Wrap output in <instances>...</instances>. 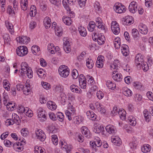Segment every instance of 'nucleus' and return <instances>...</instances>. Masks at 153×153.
Here are the masks:
<instances>
[{"label": "nucleus", "mask_w": 153, "mask_h": 153, "mask_svg": "<svg viewBox=\"0 0 153 153\" xmlns=\"http://www.w3.org/2000/svg\"><path fill=\"white\" fill-rule=\"evenodd\" d=\"M58 71L60 76L64 78L67 77L69 74V69L65 65L60 66L59 68Z\"/></svg>", "instance_id": "1"}, {"label": "nucleus", "mask_w": 153, "mask_h": 153, "mask_svg": "<svg viewBox=\"0 0 153 153\" xmlns=\"http://www.w3.org/2000/svg\"><path fill=\"white\" fill-rule=\"evenodd\" d=\"M27 48L25 46H20L16 50L17 54L19 56H23L27 53Z\"/></svg>", "instance_id": "2"}, {"label": "nucleus", "mask_w": 153, "mask_h": 153, "mask_svg": "<svg viewBox=\"0 0 153 153\" xmlns=\"http://www.w3.org/2000/svg\"><path fill=\"white\" fill-rule=\"evenodd\" d=\"M114 9L116 12L119 13H124L126 11L125 7L120 3L116 4Z\"/></svg>", "instance_id": "3"}, {"label": "nucleus", "mask_w": 153, "mask_h": 153, "mask_svg": "<svg viewBox=\"0 0 153 153\" xmlns=\"http://www.w3.org/2000/svg\"><path fill=\"white\" fill-rule=\"evenodd\" d=\"M79 85L82 89H85L86 87V82L85 78L82 74L79 75Z\"/></svg>", "instance_id": "4"}, {"label": "nucleus", "mask_w": 153, "mask_h": 153, "mask_svg": "<svg viewBox=\"0 0 153 153\" xmlns=\"http://www.w3.org/2000/svg\"><path fill=\"white\" fill-rule=\"evenodd\" d=\"M36 134L37 138L41 141H44L46 138L45 134L41 129L38 130L36 131Z\"/></svg>", "instance_id": "5"}, {"label": "nucleus", "mask_w": 153, "mask_h": 153, "mask_svg": "<svg viewBox=\"0 0 153 153\" xmlns=\"http://www.w3.org/2000/svg\"><path fill=\"white\" fill-rule=\"evenodd\" d=\"M38 117L41 121L43 122L46 119L45 112L42 108H39L37 111Z\"/></svg>", "instance_id": "6"}, {"label": "nucleus", "mask_w": 153, "mask_h": 153, "mask_svg": "<svg viewBox=\"0 0 153 153\" xmlns=\"http://www.w3.org/2000/svg\"><path fill=\"white\" fill-rule=\"evenodd\" d=\"M143 58V56L140 54L138 53L137 55L135 57V62L137 66H140V65L144 62Z\"/></svg>", "instance_id": "7"}, {"label": "nucleus", "mask_w": 153, "mask_h": 153, "mask_svg": "<svg viewBox=\"0 0 153 153\" xmlns=\"http://www.w3.org/2000/svg\"><path fill=\"white\" fill-rule=\"evenodd\" d=\"M17 41L21 44H27L30 42V38L26 36H22L16 39Z\"/></svg>", "instance_id": "8"}, {"label": "nucleus", "mask_w": 153, "mask_h": 153, "mask_svg": "<svg viewBox=\"0 0 153 153\" xmlns=\"http://www.w3.org/2000/svg\"><path fill=\"white\" fill-rule=\"evenodd\" d=\"M123 24L124 25H129L133 22V18L131 16H127L123 19Z\"/></svg>", "instance_id": "9"}, {"label": "nucleus", "mask_w": 153, "mask_h": 153, "mask_svg": "<svg viewBox=\"0 0 153 153\" xmlns=\"http://www.w3.org/2000/svg\"><path fill=\"white\" fill-rule=\"evenodd\" d=\"M129 9L130 12L133 13L137 11V4L136 2L133 1L131 3L129 6Z\"/></svg>", "instance_id": "10"}, {"label": "nucleus", "mask_w": 153, "mask_h": 153, "mask_svg": "<svg viewBox=\"0 0 153 153\" xmlns=\"http://www.w3.org/2000/svg\"><path fill=\"white\" fill-rule=\"evenodd\" d=\"M112 142L115 145L119 146L121 143V139L117 136H112L111 138Z\"/></svg>", "instance_id": "11"}, {"label": "nucleus", "mask_w": 153, "mask_h": 153, "mask_svg": "<svg viewBox=\"0 0 153 153\" xmlns=\"http://www.w3.org/2000/svg\"><path fill=\"white\" fill-rule=\"evenodd\" d=\"M82 134L85 137L89 138L90 137V131L88 128L85 126H83L81 128Z\"/></svg>", "instance_id": "12"}, {"label": "nucleus", "mask_w": 153, "mask_h": 153, "mask_svg": "<svg viewBox=\"0 0 153 153\" xmlns=\"http://www.w3.org/2000/svg\"><path fill=\"white\" fill-rule=\"evenodd\" d=\"M63 48L67 53H69L71 52V48L69 41H66L64 42Z\"/></svg>", "instance_id": "13"}, {"label": "nucleus", "mask_w": 153, "mask_h": 153, "mask_svg": "<svg viewBox=\"0 0 153 153\" xmlns=\"http://www.w3.org/2000/svg\"><path fill=\"white\" fill-rule=\"evenodd\" d=\"M96 21L95 25H96L99 29L104 30L105 29V27L102 24V21L101 19L98 17L96 19Z\"/></svg>", "instance_id": "14"}, {"label": "nucleus", "mask_w": 153, "mask_h": 153, "mask_svg": "<svg viewBox=\"0 0 153 153\" xmlns=\"http://www.w3.org/2000/svg\"><path fill=\"white\" fill-rule=\"evenodd\" d=\"M61 145V147L64 149L67 153L69 152L71 149V146L70 145H68L67 143L64 140L60 142Z\"/></svg>", "instance_id": "15"}, {"label": "nucleus", "mask_w": 153, "mask_h": 153, "mask_svg": "<svg viewBox=\"0 0 153 153\" xmlns=\"http://www.w3.org/2000/svg\"><path fill=\"white\" fill-rule=\"evenodd\" d=\"M105 129L106 131L110 134L114 133L116 131L114 127L111 125H107L106 126Z\"/></svg>", "instance_id": "16"}, {"label": "nucleus", "mask_w": 153, "mask_h": 153, "mask_svg": "<svg viewBox=\"0 0 153 153\" xmlns=\"http://www.w3.org/2000/svg\"><path fill=\"white\" fill-rule=\"evenodd\" d=\"M12 120L14 123L17 125H19L21 122V120L18 115L15 113H13L12 114Z\"/></svg>", "instance_id": "17"}, {"label": "nucleus", "mask_w": 153, "mask_h": 153, "mask_svg": "<svg viewBox=\"0 0 153 153\" xmlns=\"http://www.w3.org/2000/svg\"><path fill=\"white\" fill-rule=\"evenodd\" d=\"M139 31L141 33L144 34L147 33L148 30L146 26V25L143 24H140L139 26Z\"/></svg>", "instance_id": "18"}, {"label": "nucleus", "mask_w": 153, "mask_h": 153, "mask_svg": "<svg viewBox=\"0 0 153 153\" xmlns=\"http://www.w3.org/2000/svg\"><path fill=\"white\" fill-rule=\"evenodd\" d=\"M47 107L48 108L52 110H55L57 108V105L53 101H49L47 102Z\"/></svg>", "instance_id": "19"}, {"label": "nucleus", "mask_w": 153, "mask_h": 153, "mask_svg": "<svg viewBox=\"0 0 153 153\" xmlns=\"http://www.w3.org/2000/svg\"><path fill=\"white\" fill-rule=\"evenodd\" d=\"M5 24L9 32L11 34H13L14 33V29L13 28V26L12 23L9 22L7 21H6L5 22Z\"/></svg>", "instance_id": "20"}, {"label": "nucleus", "mask_w": 153, "mask_h": 153, "mask_svg": "<svg viewBox=\"0 0 153 153\" xmlns=\"http://www.w3.org/2000/svg\"><path fill=\"white\" fill-rule=\"evenodd\" d=\"M21 71H20L19 70V71L21 73V74H25V73H26V70H27V69L29 68L28 65L26 62H23L21 63Z\"/></svg>", "instance_id": "21"}, {"label": "nucleus", "mask_w": 153, "mask_h": 153, "mask_svg": "<svg viewBox=\"0 0 153 153\" xmlns=\"http://www.w3.org/2000/svg\"><path fill=\"white\" fill-rule=\"evenodd\" d=\"M43 23L46 28H49L51 24L50 19L48 17H46L44 18Z\"/></svg>", "instance_id": "22"}, {"label": "nucleus", "mask_w": 153, "mask_h": 153, "mask_svg": "<svg viewBox=\"0 0 153 153\" xmlns=\"http://www.w3.org/2000/svg\"><path fill=\"white\" fill-rule=\"evenodd\" d=\"M113 72L112 75V78L114 80L117 82H120L122 79V76L120 74H116Z\"/></svg>", "instance_id": "23"}, {"label": "nucleus", "mask_w": 153, "mask_h": 153, "mask_svg": "<svg viewBox=\"0 0 153 153\" xmlns=\"http://www.w3.org/2000/svg\"><path fill=\"white\" fill-rule=\"evenodd\" d=\"M53 89L55 92L59 93L62 92L63 88L60 85H55L53 86Z\"/></svg>", "instance_id": "24"}, {"label": "nucleus", "mask_w": 153, "mask_h": 153, "mask_svg": "<svg viewBox=\"0 0 153 153\" xmlns=\"http://www.w3.org/2000/svg\"><path fill=\"white\" fill-rule=\"evenodd\" d=\"M77 86L73 84L70 86V89L71 91L73 92H76L79 94L82 93V90L80 88H76Z\"/></svg>", "instance_id": "25"}, {"label": "nucleus", "mask_w": 153, "mask_h": 153, "mask_svg": "<svg viewBox=\"0 0 153 153\" xmlns=\"http://www.w3.org/2000/svg\"><path fill=\"white\" fill-rule=\"evenodd\" d=\"M78 30L80 35L83 37L85 36L87 34V31L84 27L80 26L78 28Z\"/></svg>", "instance_id": "26"}, {"label": "nucleus", "mask_w": 153, "mask_h": 153, "mask_svg": "<svg viewBox=\"0 0 153 153\" xmlns=\"http://www.w3.org/2000/svg\"><path fill=\"white\" fill-rule=\"evenodd\" d=\"M143 114L146 121L147 122H149L151 120V116L147 109L144 110Z\"/></svg>", "instance_id": "27"}, {"label": "nucleus", "mask_w": 153, "mask_h": 153, "mask_svg": "<svg viewBox=\"0 0 153 153\" xmlns=\"http://www.w3.org/2000/svg\"><path fill=\"white\" fill-rule=\"evenodd\" d=\"M118 113L120 115V118L123 120H125L126 119V112L123 109L119 110Z\"/></svg>", "instance_id": "28"}, {"label": "nucleus", "mask_w": 153, "mask_h": 153, "mask_svg": "<svg viewBox=\"0 0 153 153\" xmlns=\"http://www.w3.org/2000/svg\"><path fill=\"white\" fill-rule=\"evenodd\" d=\"M114 47L117 49H119L120 47V39L119 37H117L114 39Z\"/></svg>", "instance_id": "29"}, {"label": "nucleus", "mask_w": 153, "mask_h": 153, "mask_svg": "<svg viewBox=\"0 0 153 153\" xmlns=\"http://www.w3.org/2000/svg\"><path fill=\"white\" fill-rule=\"evenodd\" d=\"M123 94L127 97H131L132 94L131 91L126 88H125L123 89Z\"/></svg>", "instance_id": "30"}, {"label": "nucleus", "mask_w": 153, "mask_h": 153, "mask_svg": "<svg viewBox=\"0 0 153 153\" xmlns=\"http://www.w3.org/2000/svg\"><path fill=\"white\" fill-rule=\"evenodd\" d=\"M30 90V87L29 84L28 83H26L25 86H24L22 89L23 93L25 95H28L29 94Z\"/></svg>", "instance_id": "31"}, {"label": "nucleus", "mask_w": 153, "mask_h": 153, "mask_svg": "<svg viewBox=\"0 0 153 153\" xmlns=\"http://www.w3.org/2000/svg\"><path fill=\"white\" fill-rule=\"evenodd\" d=\"M22 9L24 10H26L27 9V0H21L20 2Z\"/></svg>", "instance_id": "32"}, {"label": "nucleus", "mask_w": 153, "mask_h": 153, "mask_svg": "<svg viewBox=\"0 0 153 153\" xmlns=\"http://www.w3.org/2000/svg\"><path fill=\"white\" fill-rule=\"evenodd\" d=\"M73 102H68V109L71 110L72 112L71 114H74L75 113V109L73 107Z\"/></svg>", "instance_id": "33"}, {"label": "nucleus", "mask_w": 153, "mask_h": 153, "mask_svg": "<svg viewBox=\"0 0 153 153\" xmlns=\"http://www.w3.org/2000/svg\"><path fill=\"white\" fill-rule=\"evenodd\" d=\"M62 20L63 22L68 25H70L72 22V21L69 17L64 16L62 19Z\"/></svg>", "instance_id": "34"}, {"label": "nucleus", "mask_w": 153, "mask_h": 153, "mask_svg": "<svg viewBox=\"0 0 153 153\" xmlns=\"http://www.w3.org/2000/svg\"><path fill=\"white\" fill-rule=\"evenodd\" d=\"M141 150L144 153L149 152L151 150V147L149 145H144L141 147Z\"/></svg>", "instance_id": "35"}, {"label": "nucleus", "mask_w": 153, "mask_h": 153, "mask_svg": "<svg viewBox=\"0 0 153 153\" xmlns=\"http://www.w3.org/2000/svg\"><path fill=\"white\" fill-rule=\"evenodd\" d=\"M55 33L56 35L58 36L62 35V30L61 27L57 26L55 28Z\"/></svg>", "instance_id": "36"}, {"label": "nucleus", "mask_w": 153, "mask_h": 153, "mask_svg": "<svg viewBox=\"0 0 153 153\" xmlns=\"http://www.w3.org/2000/svg\"><path fill=\"white\" fill-rule=\"evenodd\" d=\"M86 65L87 67L89 69L92 68L94 65L93 60L91 59L88 58L86 61Z\"/></svg>", "instance_id": "37"}, {"label": "nucleus", "mask_w": 153, "mask_h": 153, "mask_svg": "<svg viewBox=\"0 0 153 153\" xmlns=\"http://www.w3.org/2000/svg\"><path fill=\"white\" fill-rule=\"evenodd\" d=\"M95 27V22L93 21H91L89 22L88 26V29L89 31L92 32L93 31Z\"/></svg>", "instance_id": "38"}, {"label": "nucleus", "mask_w": 153, "mask_h": 153, "mask_svg": "<svg viewBox=\"0 0 153 153\" xmlns=\"http://www.w3.org/2000/svg\"><path fill=\"white\" fill-rule=\"evenodd\" d=\"M106 85L109 89L114 90L116 87V85L113 83L111 81L108 80L106 82Z\"/></svg>", "instance_id": "39"}, {"label": "nucleus", "mask_w": 153, "mask_h": 153, "mask_svg": "<svg viewBox=\"0 0 153 153\" xmlns=\"http://www.w3.org/2000/svg\"><path fill=\"white\" fill-rule=\"evenodd\" d=\"M25 113L27 116L29 117H31L33 115L32 111L27 107H26V110Z\"/></svg>", "instance_id": "40"}, {"label": "nucleus", "mask_w": 153, "mask_h": 153, "mask_svg": "<svg viewBox=\"0 0 153 153\" xmlns=\"http://www.w3.org/2000/svg\"><path fill=\"white\" fill-rule=\"evenodd\" d=\"M3 38L4 39L5 43L10 44V42L11 41V40L8 34L4 33L3 35Z\"/></svg>", "instance_id": "41"}, {"label": "nucleus", "mask_w": 153, "mask_h": 153, "mask_svg": "<svg viewBox=\"0 0 153 153\" xmlns=\"http://www.w3.org/2000/svg\"><path fill=\"white\" fill-rule=\"evenodd\" d=\"M105 38L104 36L101 35L100 37L98 39L97 42L100 45H102L105 43Z\"/></svg>", "instance_id": "42"}, {"label": "nucleus", "mask_w": 153, "mask_h": 153, "mask_svg": "<svg viewBox=\"0 0 153 153\" xmlns=\"http://www.w3.org/2000/svg\"><path fill=\"white\" fill-rule=\"evenodd\" d=\"M137 144V140L135 139L133 140L132 141L129 143L131 149H134L136 147Z\"/></svg>", "instance_id": "43"}, {"label": "nucleus", "mask_w": 153, "mask_h": 153, "mask_svg": "<svg viewBox=\"0 0 153 153\" xmlns=\"http://www.w3.org/2000/svg\"><path fill=\"white\" fill-rule=\"evenodd\" d=\"M35 153H45L44 149L41 147L36 146L34 148Z\"/></svg>", "instance_id": "44"}, {"label": "nucleus", "mask_w": 153, "mask_h": 153, "mask_svg": "<svg viewBox=\"0 0 153 153\" xmlns=\"http://www.w3.org/2000/svg\"><path fill=\"white\" fill-rule=\"evenodd\" d=\"M27 70H26V73L25 72V74H26L27 76L29 78H32L33 76V72L31 68L29 67Z\"/></svg>", "instance_id": "45"}, {"label": "nucleus", "mask_w": 153, "mask_h": 153, "mask_svg": "<svg viewBox=\"0 0 153 153\" xmlns=\"http://www.w3.org/2000/svg\"><path fill=\"white\" fill-rule=\"evenodd\" d=\"M10 84L9 83L8 81L7 80H5L3 81V85L5 89L7 91H9L10 90Z\"/></svg>", "instance_id": "46"}, {"label": "nucleus", "mask_w": 153, "mask_h": 153, "mask_svg": "<svg viewBox=\"0 0 153 153\" xmlns=\"http://www.w3.org/2000/svg\"><path fill=\"white\" fill-rule=\"evenodd\" d=\"M140 68H141L143 69V71H146L148 70L149 69V66L147 63L146 62H144L142 65H140Z\"/></svg>", "instance_id": "47"}, {"label": "nucleus", "mask_w": 153, "mask_h": 153, "mask_svg": "<svg viewBox=\"0 0 153 153\" xmlns=\"http://www.w3.org/2000/svg\"><path fill=\"white\" fill-rule=\"evenodd\" d=\"M40 50L39 47L36 45H34L31 48V50L33 53H37Z\"/></svg>", "instance_id": "48"}, {"label": "nucleus", "mask_w": 153, "mask_h": 153, "mask_svg": "<svg viewBox=\"0 0 153 153\" xmlns=\"http://www.w3.org/2000/svg\"><path fill=\"white\" fill-rule=\"evenodd\" d=\"M72 76L73 79H75L77 78L79 76L78 71L75 69H73L72 71Z\"/></svg>", "instance_id": "49"}, {"label": "nucleus", "mask_w": 153, "mask_h": 153, "mask_svg": "<svg viewBox=\"0 0 153 153\" xmlns=\"http://www.w3.org/2000/svg\"><path fill=\"white\" fill-rule=\"evenodd\" d=\"M52 141L53 144L57 145L58 143V139L56 135H53L52 136Z\"/></svg>", "instance_id": "50"}, {"label": "nucleus", "mask_w": 153, "mask_h": 153, "mask_svg": "<svg viewBox=\"0 0 153 153\" xmlns=\"http://www.w3.org/2000/svg\"><path fill=\"white\" fill-rule=\"evenodd\" d=\"M132 35L134 38H137L139 35V32L137 29H133L132 30Z\"/></svg>", "instance_id": "51"}, {"label": "nucleus", "mask_w": 153, "mask_h": 153, "mask_svg": "<svg viewBox=\"0 0 153 153\" xmlns=\"http://www.w3.org/2000/svg\"><path fill=\"white\" fill-rule=\"evenodd\" d=\"M119 64V62L116 59L114 61V64L110 65L111 68L113 69H117Z\"/></svg>", "instance_id": "52"}, {"label": "nucleus", "mask_w": 153, "mask_h": 153, "mask_svg": "<svg viewBox=\"0 0 153 153\" xmlns=\"http://www.w3.org/2000/svg\"><path fill=\"white\" fill-rule=\"evenodd\" d=\"M40 7L42 10H45L47 8V5L42 1H40Z\"/></svg>", "instance_id": "53"}, {"label": "nucleus", "mask_w": 153, "mask_h": 153, "mask_svg": "<svg viewBox=\"0 0 153 153\" xmlns=\"http://www.w3.org/2000/svg\"><path fill=\"white\" fill-rule=\"evenodd\" d=\"M62 4L63 6L65 8L68 10H70V8L69 6V4L68 1V0H63Z\"/></svg>", "instance_id": "54"}, {"label": "nucleus", "mask_w": 153, "mask_h": 153, "mask_svg": "<svg viewBox=\"0 0 153 153\" xmlns=\"http://www.w3.org/2000/svg\"><path fill=\"white\" fill-rule=\"evenodd\" d=\"M17 110L18 112L20 113H25L26 110V107L25 108L22 105L19 106Z\"/></svg>", "instance_id": "55"}, {"label": "nucleus", "mask_w": 153, "mask_h": 153, "mask_svg": "<svg viewBox=\"0 0 153 153\" xmlns=\"http://www.w3.org/2000/svg\"><path fill=\"white\" fill-rule=\"evenodd\" d=\"M111 30L113 33L115 35L118 34L120 32V29L119 27L116 28L112 27Z\"/></svg>", "instance_id": "56"}, {"label": "nucleus", "mask_w": 153, "mask_h": 153, "mask_svg": "<svg viewBox=\"0 0 153 153\" xmlns=\"http://www.w3.org/2000/svg\"><path fill=\"white\" fill-rule=\"evenodd\" d=\"M129 123L132 126H135L136 124V121L135 120V118L132 117L131 119L130 118L129 119Z\"/></svg>", "instance_id": "57"}, {"label": "nucleus", "mask_w": 153, "mask_h": 153, "mask_svg": "<svg viewBox=\"0 0 153 153\" xmlns=\"http://www.w3.org/2000/svg\"><path fill=\"white\" fill-rule=\"evenodd\" d=\"M71 112L69 111H68L66 110L65 111V114L66 116L68 117V119L69 120H71L72 119L71 116L74 115V114H71Z\"/></svg>", "instance_id": "58"}, {"label": "nucleus", "mask_w": 153, "mask_h": 153, "mask_svg": "<svg viewBox=\"0 0 153 153\" xmlns=\"http://www.w3.org/2000/svg\"><path fill=\"white\" fill-rule=\"evenodd\" d=\"M42 85L43 87L45 89L48 90L50 88V84L46 82H43L42 84Z\"/></svg>", "instance_id": "59"}, {"label": "nucleus", "mask_w": 153, "mask_h": 153, "mask_svg": "<svg viewBox=\"0 0 153 153\" xmlns=\"http://www.w3.org/2000/svg\"><path fill=\"white\" fill-rule=\"evenodd\" d=\"M4 143L6 146L8 147H10L11 145L13 144L12 142H11L8 140H4Z\"/></svg>", "instance_id": "60"}, {"label": "nucleus", "mask_w": 153, "mask_h": 153, "mask_svg": "<svg viewBox=\"0 0 153 153\" xmlns=\"http://www.w3.org/2000/svg\"><path fill=\"white\" fill-rule=\"evenodd\" d=\"M36 26V23L35 21H32L30 22L29 27L31 29L35 28Z\"/></svg>", "instance_id": "61"}, {"label": "nucleus", "mask_w": 153, "mask_h": 153, "mask_svg": "<svg viewBox=\"0 0 153 153\" xmlns=\"http://www.w3.org/2000/svg\"><path fill=\"white\" fill-rule=\"evenodd\" d=\"M57 117L59 118V121L61 122L62 121L64 118V115L61 112L58 113Z\"/></svg>", "instance_id": "62"}, {"label": "nucleus", "mask_w": 153, "mask_h": 153, "mask_svg": "<svg viewBox=\"0 0 153 153\" xmlns=\"http://www.w3.org/2000/svg\"><path fill=\"white\" fill-rule=\"evenodd\" d=\"M102 127L101 126L98 125L94 127V129H96V131L95 132L97 133H98L100 132L102 129Z\"/></svg>", "instance_id": "63"}, {"label": "nucleus", "mask_w": 153, "mask_h": 153, "mask_svg": "<svg viewBox=\"0 0 153 153\" xmlns=\"http://www.w3.org/2000/svg\"><path fill=\"white\" fill-rule=\"evenodd\" d=\"M145 5L146 7H150L152 4V0H145Z\"/></svg>", "instance_id": "64"}]
</instances>
